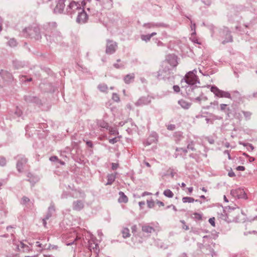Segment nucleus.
I'll list each match as a JSON object with an SVG mask.
<instances>
[{
  "label": "nucleus",
  "mask_w": 257,
  "mask_h": 257,
  "mask_svg": "<svg viewBox=\"0 0 257 257\" xmlns=\"http://www.w3.org/2000/svg\"><path fill=\"white\" fill-rule=\"evenodd\" d=\"M99 89L102 91H105V90H107V87L106 85H99Z\"/></svg>",
  "instance_id": "412c9836"
},
{
  "label": "nucleus",
  "mask_w": 257,
  "mask_h": 257,
  "mask_svg": "<svg viewBox=\"0 0 257 257\" xmlns=\"http://www.w3.org/2000/svg\"><path fill=\"white\" fill-rule=\"evenodd\" d=\"M226 105H227L225 104H221L220 105V108H221V110H224L225 108Z\"/></svg>",
  "instance_id": "473e14b6"
},
{
  "label": "nucleus",
  "mask_w": 257,
  "mask_h": 257,
  "mask_svg": "<svg viewBox=\"0 0 257 257\" xmlns=\"http://www.w3.org/2000/svg\"><path fill=\"white\" fill-rule=\"evenodd\" d=\"M9 45L11 47H14V46H16V41L14 40V39H12V40H10V41H9Z\"/></svg>",
  "instance_id": "4be33fe9"
},
{
  "label": "nucleus",
  "mask_w": 257,
  "mask_h": 257,
  "mask_svg": "<svg viewBox=\"0 0 257 257\" xmlns=\"http://www.w3.org/2000/svg\"><path fill=\"white\" fill-rule=\"evenodd\" d=\"M23 162H24V163H26L27 161H26V160H24L23 161Z\"/></svg>",
  "instance_id": "de8ad7c7"
},
{
  "label": "nucleus",
  "mask_w": 257,
  "mask_h": 257,
  "mask_svg": "<svg viewBox=\"0 0 257 257\" xmlns=\"http://www.w3.org/2000/svg\"><path fill=\"white\" fill-rule=\"evenodd\" d=\"M147 204L150 208L153 207L154 205V203L153 201H147Z\"/></svg>",
  "instance_id": "5701e85b"
},
{
  "label": "nucleus",
  "mask_w": 257,
  "mask_h": 257,
  "mask_svg": "<svg viewBox=\"0 0 257 257\" xmlns=\"http://www.w3.org/2000/svg\"><path fill=\"white\" fill-rule=\"evenodd\" d=\"M236 169L238 171H244L245 168L243 166H240L236 167Z\"/></svg>",
  "instance_id": "c756f323"
},
{
  "label": "nucleus",
  "mask_w": 257,
  "mask_h": 257,
  "mask_svg": "<svg viewBox=\"0 0 257 257\" xmlns=\"http://www.w3.org/2000/svg\"><path fill=\"white\" fill-rule=\"evenodd\" d=\"M119 198H118V202L119 203H127L128 198L127 196L122 192H119Z\"/></svg>",
  "instance_id": "6e6552de"
},
{
  "label": "nucleus",
  "mask_w": 257,
  "mask_h": 257,
  "mask_svg": "<svg viewBox=\"0 0 257 257\" xmlns=\"http://www.w3.org/2000/svg\"><path fill=\"white\" fill-rule=\"evenodd\" d=\"M6 161L5 159L2 158L0 159V165L1 166H4L6 164Z\"/></svg>",
  "instance_id": "393cba45"
},
{
  "label": "nucleus",
  "mask_w": 257,
  "mask_h": 257,
  "mask_svg": "<svg viewBox=\"0 0 257 257\" xmlns=\"http://www.w3.org/2000/svg\"><path fill=\"white\" fill-rule=\"evenodd\" d=\"M209 222L210 223V224L214 227L215 226V218L212 217L209 218Z\"/></svg>",
  "instance_id": "aec40b11"
},
{
  "label": "nucleus",
  "mask_w": 257,
  "mask_h": 257,
  "mask_svg": "<svg viewBox=\"0 0 257 257\" xmlns=\"http://www.w3.org/2000/svg\"><path fill=\"white\" fill-rule=\"evenodd\" d=\"M175 128L174 124H170L168 126V129L169 130H173Z\"/></svg>",
  "instance_id": "cd10ccee"
},
{
  "label": "nucleus",
  "mask_w": 257,
  "mask_h": 257,
  "mask_svg": "<svg viewBox=\"0 0 257 257\" xmlns=\"http://www.w3.org/2000/svg\"><path fill=\"white\" fill-rule=\"evenodd\" d=\"M111 166L112 170H115L117 168L118 164L117 163H112Z\"/></svg>",
  "instance_id": "a878e982"
},
{
  "label": "nucleus",
  "mask_w": 257,
  "mask_h": 257,
  "mask_svg": "<svg viewBox=\"0 0 257 257\" xmlns=\"http://www.w3.org/2000/svg\"><path fill=\"white\" fill-rule=\"evenodd\" d=\"M116 178L115 174H109L107 176V182L106 185H111Z\"/></svg>",
  "instance_id": "1a4fd4ad"
},
{
  "label": "nucleus",
  "mask_w": 257,
  "mask_h": 257,
  "mask_svg": "<svg viewBox=\"0 0 257 257\" xmlns=\"http://www.w3.org/2000/svg\"><path fill=\"white\" fill-rule=\"evenodd\" d=\"M173 89L175 92H178L180 91V87L178 85H174Z\"/></svg>",
  "instance_id": "bb28decb"
},
{
  "label": "nucleus",
  "mask_w": 257,
  "mask_h": 257,
  "mask_svg": "<svg viewBox=\"0 0 257 257\" xmlns=\"http://www.w3.org/2000/svg\"><path fill=\"white\" fill-rule=\"evenodd\" d=\"M188 191H189V193L190 194H191V193H192V191H193V187H189V188H188Z\"/></svg>",
  "instance_id": "f704fd0d"
},
{
  "label": "nucleus",
  "mask_w": 257,
  "mask_h": 257,
  "mask_svg": "<svg viewBox=\"0 0 257 257\" xmlns=\"http://www.w3.org/2000/svg\"><path fill=\"white\" fill-rule=\"evenodd\" d=\"M196 71L193 70L187 73L184 78L185 81L189 85H194L198 83V78L196 75Z\"/></svg>",
  "instance_id": "f257e3e1"
},
{
  "label": "nucleus",
  "mask_w": 257,
  "mask_h": 257,
  "mask_svg": "<svg viewBox=\"0 0 257 257\" xmlns=\"http://www.w3.org/2000/svg\"><path fill=\"white\" fill-rule=\"evenodd\" d=\"M186 229H188V227L186 226V228H185Z\"/></svg>",
  "instance_id": "3c124183"
},
{
  "label": "nucleus",
  "mask_w": 257,
  "mask_h": 257,
  "mask_svg": "<svg viewBox=\"0 0 257 257\" xmlns=\"http://www.w3.org/2000/svg\"><path fill=\"white\" fill-rule=\"evenodd\" d=\"M2 27H1V26H0V32L2 31Z\"/></svg>",
  "instance_id": "09e8293b"
},
{
  "label": "nucleus",
  "mask_w": 257,
  "mask_h": 257,
  "mask_svg": "<svg viewBox=\"0 0 257 257\" xmlns=\"http://www.w3.org/2000/svg\"><path fill=\"white\" fill-rule=\"evenodd\" d=\"M116 44L112 42H108L107 45L106 52L107 54H112L116 50Z\"/></svg>",
  "instance_id": "0eeeda50"
},
{
  "label": "nucleus",
  "mask_w": 257,
  "mask_h": 257,
  "mask_svg": "<svg viewBox=\"0 0 257 257\" xmlns=\"http://www.w3.org/2000/svg\"><path fill=\"white\" fill-rule=\"evenodd\" d=\"M145 164H146V165L147 167H150L151 166H150V164H149V163H148V162H146V163H145Z\"/></svg>",
  "instance_id": "a19ab883"
},
{
  "label": "nucleus",
  "mask_w": 257,
  "mask_h": 257,
  "mask_svg": "<svg viewBox=\"0 0 257 257\" xmlns=\"http://www.w3.org/2000/svg\"><path fill=\"white\" fill-rule=\"evenodd\" d=\"M182 222L183 223H185L184 221H182Z\"/></svg>",
  "instance_id": "603ef678"
},
{
  "label": "nucleus",
  "mask_w": 257,
  "mask_h": 257,
  "mask_svg": "<svg viewBox=\"0 0 257 257\" xmlns=\"http://www.w3.org/2000/svg\"><path fill=\"white\" fill-rule=\"evenodd\" d=\"M171 206H172V208H173V209L174 210H176V208L175 206H174V205H170V206H168L167 207V208H169L171 207Z\"/></svg>",
  "instance_id": "4c0bfd02"
},
{
  "label": "nucleus",
  "mask_w": 257,
  "mask_h": 257,
  "mask_svg": "<svg viewBox=\"0 0 257 257\" xmlns=\"http://www.w3.org/2000/svg\"><path fill=\"white\" fill-rule=\"evenodd\" d=\"M123 237H127L130 236V231L127 228H124L122 231Z\"/></svg>",
  "instance_id": "2eb2a0df"
},
{
  "label": "nucleus",
  "mask_w": 257,
  "mask_h": 257,
  "mask_svg": "<svg viewBox=\"0 0 257 257\" xmlns=\"http://www.w3.org/2000/svg\"><path fill=\"white\" fill-rule=\"evenodd\" d=\"M112 99H113L114 101H118V100H119V97H118V96L117 94H113V96H112Z\"/></svg>",
  "instance_id": "b1692460"
},
{
  "label": "nucleus",
  "mask_w": 257,
  "mask_h": 257,
  "mask_svg": "<svg viewBox=\"0 0 257 257\" xmlns=\"http://www.w3.org/2000/svg\"><path fill=\"white\" fill-rule=\"evenodd\" d=\"M73 243H68V244H67V245H69L70 244H72Z\"/></svg>",
  "instance_id": "8fccbe9b"
},
{
  "label": "nucleus",
  "mask_w": 257,
  "mask_h": 257,
  "mask_svg": "<svg viewBox=\"0 0 257 257\" xmlns=\"http://www.w3.org/2000/svg\"><path fill=\"white\" fill-rule=\"evenodd\" d=\"M201 190L204 192H207V190L204 188V187H203Z\"/></svg>",
  "instance_id": "58836bf2"
},
{
  "label": "nucleus",
  "mask_w": 257,
  "mask_h": 257,
  "mask_svg": "<svg viewBox=\"0 0 257 257\" xmlns=\"http://www.w3.org/2000/svg\"><path fill=\"white\" fill-rule=\"evenodd\" d=\"M186 186V184L184 183H181V187H185Z\"/></svg>",
  "instance_id": "79ce46f5"
},
{
  "label": "nucleus",
  "mask_w": 257,
  "mask_h": 257,
  "mask_svg": "<svg viewBox=\"0 0 257 257\" xmlns=\"http://www.w3.org/2000/svg\"><path fill=\"white\" fill-rule=\"evenodd\" d=\"M187 149L191 151H194L195 150L194 145L192 142L188 145Z\"/></svg>",
  "instance_id": "f3484780"
},
{
  "label": "nucleus",
  "mask_w": 257,
  "mask_h": 257,
  "mask_svg": "<svg viewBox=\"0 0 257 257\" xmlns=\"http://www.w3.org/2000/svg\"><path fill=\"white\" fill-rule=\"evenodd\" d=\"M163 194L167 197L171 198L174 196V193L170 189H166L164 191Z\"/></svg>",
  "instance_id": "9b49d317"
},
{
  "label": "nucleus",
  "mask_w": 257,
  "mask_h": 257,
  "mask_svg": "<svg viewBox=\"0 0 257 257\" xmlns=\"http://www.w3.org/2000/svg\"><path fill=\"white\" fill-rule=\"evenodd\" d=\"M144 204H145V203H144V202H140V203H139V204H140V205H144Z\"/></svg>",
  "instance_id": "49530a36"
},
{
  "label": "nucleus",
  "mask_w": 257,
  "mask_h": 257,
  "mask_svg": "<svg viewBox=\"0 0 257 257\" xmlns=\"http://www.w3.org/2000/svg\"><path fill=\"white\" fill-rule=\"evenodd\" d=\"M132 232H136L137 230V227L136 225L133 226L132 227Z\"/></svg>",
  "instance_id": "e433bc0d"
},
{
  "label": "nucleus",
  "mask_w": 257,
  "mask_h": 257,
  "mask_svg": "<svg viewBox=\"0 0 257 257\" xmlns=\"http://www.w3.org/2000/svg\"><path fill=\"white\" fill-rule=\"evenodd\" d=\"M57 160V158L55 156L51 157L50 158V160L51 161H55Z\"/></svg>",
  "instance_id": "72a5a7b5"
},
{
  "label": "nucleus",
  "mask_w": 257,
  "mask_h": 257,
  "mask_svg": "<svg viewBox=\"0 0 257 257\" xmlns=\"http://www.w3.org/2000/svg\"><path fill=\"white\" fill-rule=\"evenodd\" d=\"M156 203L160 206H164V203L162 201L157 200L156 201Z\"/></svg>",
  "instance_id": "2f4dec72"
},
{
  "label": "nucleus",
  "mask_w": 257,
  "mask_h": 257,
  "mask_svg": "<svg viewBox=\"0 0 257 257\" xmlns=\"http://www.w3.org/2000/svg\"><path fill=\"white\" fill-rule=\"evenodd\" d=\"M65 0H59L54 9V12L55 13H61L65 7Z\"/></svg>",
  "instance_id": "423d86ee"
},
{
  "label": "nucleus",
  "mask_w": 257,
  "mask_h": 257,
  "mask_svg": "<svg viewBox=\"0 0 257 257\" xmlns=\"http://www.w3.org/2000/svg\"><path fill=\"white\" fill-rule=\"evenodd\" d=\"M1 186V184H0V186Z\"/></svg>",
  "instance_id": "5fc2aeb1"
},
{
  "label": "nucleus",
  "mask_w": 257,
  "mask_h": 257,
  "mask_svg": "<svg viewBox=\"0 0 257 257\" xmlns=\"http://www.w3.org/2000/svg\"><path fill=\"white\" fill-rule=\"evenodd\" d=\"M156 34V33H152L150 36H151V37Z\"/></svg>",
  "instance_id": "37998d69"
},
{
  "label": "nucleus",
  "mask_w": 257,
  "mask_h": 257,
  "mask_svg": "<svg viewBox=\"0 0 257 257\" xmlns=\"http://www.w3.org/2000/svg\"><path fill=\"white\" fill-rule=\"evenodd\" d=\"M142 230L143 231L147 233H151L154 230L153 227L149 226H143Z\"/></svg>",
  "instance_id": "ddd939ff"
},
{
  "label": "nucleus",
  "mask_w": 257,
  "mask_h": 257,
  "mask_svg": "<svg viewBox=\"0 0 257 257\" xmlns=\"http://www.w3.org/2000/svg\"><path fill=\"white\" fill-rule=\"evenodd\" d=\"M82 9L79 4L73 2L70 3L67 10L68 13L72 15L82 11Z\"/></svg>",
  "instance_id": "7ed1b4c3"
},
{
  "label": "nucleus",
  "mask_w": 257,
  "mask_h": 257,
  "mask_svg": "<svg viewBox=\"0 0 257 257\" xmlns=\"http://www.w3.org/2000/svg\"><path fill=\"white\" fill-rule=\"evenodd\" d=\"M23 200L24 202H26L27 201H28L29 200V199L27 198H24Z\"/></svg>",
  "instance_id": "ea45409f"
},
{
  "label": "nucleus",
  "mask_w": 257,
  "mask_h": 257,
  "mask_svg": "<svg viewBox=\"0 0 257 257\" xmlns=\"http://www.w3.org/2000/svg\"><path fill=\"white\" fill-rule=\"evenodd\" d=\"M150 194H151V193H147V192H145V193H144V195H150Z\"/></svg>",
  "instance_id": "a18cd8bd"
},
{
  "label": "nucleus",
  "mask_w": 257,
  "mask_h": 257,
  "mask_svg": "<svg viewBox=\"0 0 257 257\" xmlns=\"http://www.w3.org/2000/svg\"><path fill=\"white\" fill-rule=\"evenodd\" d=\"M228 176L229 177H234L235 176V175L234 173L232 170H231L230 171H229L228 172Z\"/></svg>",
  "instance_id": "7c9ffc66"
},
{
  "label": "nucleus",
  "mask_w": 257,
  "mask_h": 257,
  "mask_svg": "<svg viewBox=\"0 0 257 257\" xmlns=\"http://www.w3.org/2000/svg\"><path fill=\"white\" fill-rule=\"evenodd\" d=\"M134 78V75H127L124 78V81L126 83H129L132 82Z\"/></svg>",
  "instance_id": "4468645a"
},
{
  "label": "nucleus",
  "mask_w": 257,
  "mask_h": 257,
  "mask_svg": "<svg viewBox=\"0 0 257 257\" xmlns=\"http://www.w3.org/2000/svg\"><path fill=\"white\" fill-rule=\"evenodd\" d=\"M210 90L217 97L231 98V95L228 92L221 90L215 86H212Z\"/></svg>",
  "instance_id": "f03ea898"
},
{
  "label": "nucleus",
  "mask_w": 257,
  "mask_h": 257,
  "mask_svg": "<svg viewBox=\"0 0 257 257\" xmlns=\"http://www.w3.org/2000/svg\"><path fill=\"white\" fill-rule=\"evenodd\" d=\"M119 138L118 137H116V138H113V139H110L109 140V142L111 144H114L115 143H116L119 140Z\"/></svg>",
  "instance_id": "6ab92c4d"
},
{
  "label": "nucleus",
  "mask_w": 257,
  "mask_h": 257,
  "mask_svg": "<svg viewBox=\"0 0 257 257\" xmlns=\"http://www.w3.org/2000/svg\"><path fill=\"white\" fill-rule=\"evenodd\" d=\"M179 103L184 108L187 109L190 106V104L188 103H187V102H186L185 101L183 100H180L179 101Z\"/></svg>",
  "instance_id": "f8f14e48"
},
{
  "label": "nucleus",
  "mask_w": 257,
  "mask_h": 257,
  "mask_svg": "<svg viewBox=\"0 0 257 257\" xmlns=\"http://www.w3.org/2000/svg\"><path fill=\"white\" fill-rule=\"evenodd\" d=\"M224 153H225V154H226L227 155V156H228V159L230 160V159H231V157H230V154H229V153L228 151H225L224 152Z\"/></svg>",
  "instance_id": "c9c22d12"
},
{
  "label": "nucleus",
  "mask_w": 257,
  "mask_h": 257,
  "mask_svg": "<svg viewBox=\"0 0 257 257\" xmlns=\"http://www.w3.org/2000/svg\"><path fill=\"white\" fill-rule=\"evenodd\" d=\"M77 13L78 14V15L77 18V22L78 23H85L87 20V16L83 9H82V11H79Z\"/></svg>",
  "instance_id": "39448f33"
},
{
  "label": "nucleus",
  "mask_w": 257,
  "mask_h": 257,
  "mask_svg": "<svg viewBox=\"0 0 257 257\" xmlns=\"http://www.w3.org/2000/svg\"><path fill=\"white\" fill-rule=\"evenodd\" d=\"M201 199H205V197L204 195H201L200 197Z\"/></svg>",
  "instance_id": "c03bdc74"
},
{
  "label": "nucleus",
  "mask_w": 257,
  "mask_h": 257,
  "mask_svg": "<svg viewBox=\"0 0 257 257\" xmlns=\"http://www.w3.org/2000/svg\"><path fill=\"white\" fill-rule=\"evenodd\" d=\"M26 257H33V256H26Z\"/></svg>",
  "instance_id": "864d4df0"
},
{
  "label": "nucleus",
  "mask_w": 257,
  "mask_h": 257,
  "mask_svg": "<svg viewBox=\"0 0 257 257\" xmlns=\"http://www.w3.org/2000/svg\"><path fill=\"white\" fill-rule=\"evenodd\" d=\"M194 201L198 202V200H195V199L193 198L190 197H184L182 198V202L184 203H193Z\"/></svg>",
  "instance_id": "9d476101"
},
{
  "label": "nucleus",
  "mask_w": 257,
  "mask_h": 257,
  "mask_svg": "<svg viewBox=\"0 0 257 257\" xmlns=\"http://www.w3.org/2000/svg\"><path fill=\"white\" fill-rule=\"evenodd\" d=\"M151 38V36H150V35L142 36V40L144 41H149L150 40Z\"/></svg>",
  "instance_id": "a211bd4d"
},
{
  "label": "nucleus",
  "mask_w": 257,
  "mask_h": 257,
  "mask_svg": "<svg viewBox=\"0 0 257 257\" xmlns=\"http://www.w3.org/2000/svg\"><path fill=\"white\" fill-rule=\"evenodd\" d=\"M17 168L19 171H21L22 168V163H18L17 164Z\"/></svg>",
  "instance_id": "c85d7f7f"
},
{
  "label": "nucleus",
  "mask_w": 257,
  "mask_h": 257,
  "mask_svg": "<svg viewBox=\"0 0 257 257\" xmlns=\"http://www.w3.org/2000/svg\"><path fill=\"white\" fill-rule=\"evenodd\" d=\"M231 194L233 197L237 198H244L246 196L244 190L240 188L232 190Z\"/></svg>",
  "instance_id": "20e7f679"
},
{
  "label": "nucleus",
  "mask_w": 257,
  "mask_h": 257,
  "mask_svg": "<svg viewBox=\"0 0 257 257\" xmlns=\"http://www.w3.org/2000/svg\"><path fill=\"white\" fill-rule=\"evenodd\" d=\"M193 218L195 219L200 220L202 219V216L201 214L195 212L193 214Z\"/></svg>",
  "instance_id": "dca6fc26"
}]
</instances>
